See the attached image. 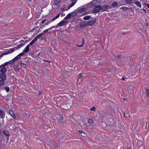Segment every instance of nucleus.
<instances>
[{"instance_id": "obj_1", "label": "nucleus", "mask_w": 149, "mask_h": 149, "mask_svg": "<svg viewBox=\"0 0 149 149\" xmlns=\"http://www.w3.org/2000/svg\"><path fill=\"white\" fill-rule=\"evenodd\" d=\"M101 9V6H97L94 7L93 10L92 11V12L94 13H97L99 12Z\"/></svg>"}, {"instance_id": "obj_2", "label": "nucleus", "mask_w": 149, "mask_h": 149, "mask_svg": "<svg viewBox=\"0 0 149 149\" xmlns=\"http://www.w3.org/2000/svg\"><path fill=\"white\" fill-rule=\"evenodd\" d=\"M109 8V6L106 5V4L102 6H101V10L103 11H105Z\"/></svg>"}, {"instance_id": "obj_3", "label": "nucleus", "mask_w": 149, "mask_h": 149, "mask_svg": "<svg viewBox=\"0 0 149 149\" xmlns=\"http://www.w3.org/2000/svg\"><path fill=\"white\" fill-rule=\"evenodd\" d=\"M15 50V49L14 48H11L9 49L8 51H7L6 52H5L4 53H3L4 54H4V55H7L8 54H10V53H12L14 52Z\"/></svg>"}, {"instance_id": "obj_4", "label": "nucleus", "mask_w": 149, "mask_h": 149, "mask_svg": "<svg viewBox=\"0 0 149 149\" xmlns=\"http://www.w3.org/2000/svg\"><path fill=\"white\" fill-rule=\"evenodd\" d=\"M80 26L81 28H84L88 26L87 22L85 21H83L82 22L80 23Z\"/></svg>"}, {"instance_id": "obj_5", "label": "nucleus", "mask_w": 149, "mask_h": 149, "mask_svg": "<svg viewBox=\"0 0 149 149\" xmlns=\"http://www.w3.org/2000/svg\"><path fill=\"white\" fill-rule=\"evenodd\" d=\"M127 90L128 91V92L130 93H132L133 92V87L132 86H129L127 88Z\"/></svg>"}, {"instance_id": "obj_6", "label": "nucleus", "mask_w": 149, "mask_h": 149, "mask_svg": "<svg viewBox=\"0 0 149 149\" xmlns=\"http://www.w3.org/2000/svg\"><path fill=\"white\" fill-rule=\"evenodd\" d=\"M87 10V8L85 7L84 8H82L77 11V13L78 14L82 13Z\"/></svg>"}, {"instance_id": "obj_7", "label": "nucleus", "mask_w": 149, "mask_h": 149, "mask_svg": "<svg viewBox=\"0 0 149 149\" xmlns=\"http://www.w3.org/2000/svg\"><path fill=\"white\" fill-rule=\"evenodd\" d=\"M95 20H90V21H88L87 23V24H88V26H92L95 23Z\"/></svg>"}, {"instance_id": "obj_8", "label": "nucleus", "mask_w": 149, "mask_h": 149, "mask_svg": "<svg viewBox=\"0 0 149 149\" xmlns=\"http://www.w3.org/2000/svg\"><path fill=\"white\" fill-rule=\"evenodd\" d=\"M91 3L93 7H95L96 6V5L99 4L100 2L97 1L96 0H93L91 2Z\"/></svg>"}, {"instance_id": "obj_9", "label": "nucleus", "mask_w": 149, "mask_h": 149, "mask_svg": "<svg viewBox=\"0 0 149 149\" xmlns=\"http://www.w3.org/2000/svg\"><path fill=\"white\" fill-rule=\"evenodd\" d=\"M143 142L141 141H138V145L139 148H143Z\"/></svg>"}, {"instance_id": "obj_10", "label": "nucleus", "mask_w": 149, "mask_h": 149, "mask_svg": "<svg viewBox=\"0 0 149 149\" xmlns=\"http://www.w3.org/2000/svg\"><path fill=\"white\" fill-rule=\"evenodd\" d=\"M109 121L110 122V123H109V124L111 125H113L115 124V121L112 118L109 119Z\"/></svg>"}, {"instance_id": "obj_11", "label": "nucleus", "mask_w": 149, "mask_h": 149, "mask_svg": "<svg viewBox=\"0 0 149 149\" xmlns=\"http://www.w3.org/2000/svg\"><path fill=\"white\" fill-rule=\"evenodd\" d=\"M0 78L1 79L5 80L6 79V75L3 73H1L0 74Z\"/></svg>"}, {"instance_id": "obj_12", "label": "nucleus", "mask_w": 149, "mask_h": 149, "mask_svg": "<svg viewBox=\"0 0 149 149\" xmlns=\"http://www.w3.org/2000/svg\"><path fill=\"white\" fill-rule=\"evenodd\" d=\"M30 45H28L25 48V49L23 50V51L25 53H27L28 52L29 50V47Z\"/></svg>"}, {"instance_id": "obj_13", "label": "nucleus", "mask_w": 149, "mask_h": 149, "mask_svg": "<svg viewBox=\"0 0 149 149\" xmlns=\"http://www.w3.org/2000/svg\"><path fill=\"white\" fill-rule=\"evenodd\" d=\"M14 70L16 72H18L19 70V67L18 65H14L13 66Z\"/></svg>"}, {"instance_id": "obj_14", "label": "nucleus", "mask_w": 149, "mask_h": 149, "mask_svg": "<svg viewBox=\"0 0 149 149\" xmlns=\"http://www.w3.org/2000/svg\"><path fill=\"white\" fill-rule=\"evenodd\" d=\"M64 20H63L58 23L57 25L56 26L60 27L61 26H63L64 25H65L64 24Z\"/></svg>"}, {"instance_id": "obj_15", "label": "nucleus", "mask_w": 149, "mask_h": 149, "mask_svg": "<svg viewBox=\"0 0 149 149\" xmlns=\"http://www.w3.org/2000/svg\"><path fill=\"white\" fill-rule=\"evenodd\" d=\"M125 2L127 4H131L132 3V0H122L121 2Z\"/></svg>"}, {"instance_id": "obj_16", "label": "nucleus", "mask_w": 149, "mask_h": 149, "mask_svg": "<svg viewBox=\"0 0 149 149\" xmlns=\"http://www.w3.org/2000/svg\"><path fill=\"white\" fill-rule=\"evenodd\" d=\"M3 133L6 136L9 137L10 136L9 132L6 130H4L3 131Z\"/></svg>"}, {"instance_id": "obj_17", "label": "nucleus", "mask_w": 149, "mask_h": 149, "mask_svg": "<svg viewBox=\"0 0 149 149\" xmlns=\"http://www.w3.org/2000/svg\"><path fill=\"white\" fill-rule=\"evenodd\" d=\"M111 7L116 8L118 7V2H114L111 5Z\"/></svg>"}, {"instance_id": "obj_18", "label": "nucleus", "mask_w": 149, "mask_h": 149, "mask_svg": "<svg viewBox=\"0 0 149 149\" xmlns=\"http://www.w3.org/2000/svg\"><path fill=\"white\" fill-rule=\"evenodd\" d=\"M22 61H20V62L18 63L23 68H25L26 67V65L25 63H22Z\"/></svg>"}, {"instance_id": "obj_19", "label": "nucleus", "mask_w": 149, "mask_h": 149, "mask_svg": "<svg viewBox=\"0 0 149 149\" xmlns=\"http://www.w3.org/2000/svg\"><path fill=\"white\" fill-rule=\"evenodd\" d=\"M0 116L2 118H3L5 117V113H4V112L3 111L1 110V111H0Z\"/></svg>"}, {"instance_id": "obj_20", "label": "nucleus", "mask_w": 149, "mask_h": 149, "mask_svg": "<svg viewBox=\"0 0 149 149\" xmlns=\"http://www.w3.org/2000/svg\"><path fill=\"white\" fill-rule=\"evenodd\" d=\"M76 1L74 2H72L71 4L70 5H68V9H66L65 10H68V9H69L70 8L73 6L76 3Z\"/></svg>"}, {"instance_id": "obj_21", "label": "nucleus", "mask_w": 149, "mask_h": 149, "mask_svg": "<svg viewBox=\"0 0 149 149\" xmlns=\"http://www.w3.org/2000/svg\"><path fill=\"white\" fill-rule=\"evenodd\" d=\"M37 40V39H36V38H35L33 39L32 41L29 44L30 46L32 45L35 42V41Z\"/></svg>"}, {"instance_id": "obj_22", "label": "nucleus", "mask_w": 149, "mask_h": 149, "mask_svg": "<svg viewBox=\"0 0 149 149\" xmlns=\"http://www.w3.org/2000/svg\"><path fill=\"white\" fill-rule=\"evenodd\" d=\"M86 6L85 7L87 8V10L88 8H91L92 7H93L91 3H88Z\"/></svg>"}, {"instance_id": "obj_23", "label": "nucleus", "mask_w": 149, "mask_h": 149, "mask_svg": "<svg viewBox=\"0 0 149 149\" xmlns=\"http://www.w3.org/2000/svg\"><path fill=\"white\" fill-rule=\"evenodd\" d=\"M70 13L71 14V16L72 17H74L77 16V13L75 11Z\"/></svg>"}, {"instance_id": "obj_24", "label": "nucleus", "mask_w": 149, "mask_h": 149, "mask_svg": "<svg viewBox=\"0 0 149 149\" xmlns=\"http://www.w3.org/2000/svg\"><path fill=\"white\" fill-rule=\"evenodd\" d=\"M134 3L138 6L140 8L141 7V3L139 1H135L134 2Z\"/></svg>"}, {"instance_id": "obj_25", "label": "nucleus", "mask_w": 149, "mask_h": 149, "mask_svg": "<svg viewBox=\"0 0 149 149\" xmlns=\"http://www.w3.org/2000/svg\"><path fill=\"white\" fill-rule=\"evenodd\" d=\"M91 16L88 15L87 16H85L84 17L83 19L84 20H88L91 19Z\"/></svg>"}, {"instance_id": "obj_26", "label": "nucleus", "mask_w": 149, "mask_h": 149, "mask_svg": "<svg viewBox=\"0 0 149 149\" xmlns=\"http://www.w3.org/2000/svg\"><path fill=\"white\" fill-rule=\"evenodd\" d=\"M21 58L20 57V56H19L18 55L17 56H16L13 59H14V61H17V60L18 59H20Z\"/></svg>"}, {"instance_id": "obj_27", "label": "nucleus", "mask_w": 149, "mask_h": 149, "mask_svg": "<svg viewBox=\"0 0 149 149\" xmlns=\"http://www.w3.org/2000/svg\"><path fill=\"white\" fill-rule=\"evenodd\" d=\"M7 63H8V64H9L10 65H13L15 61L13 59L12 60H10L8 62H7Z\"/></svg>"}, {"instance_id": "obj_28", "label": "nucleus", "mask_w": 149, "mask_h": 149, "mask_svg": "<svg viewBox=\"0 0 149 149\" xmlns=\"http://www.w3.org/2000/svg\"><path fill=\"white\" fill-rule=\"evenodd\" d=\"M88 121L90 124H92L94 122L93 120L92 119H88Z\"/></svg>"}, {"instance_id": "obj_29", "label": "nucleus", "mask_w": 149, "mask_h": 149, "mask_svg": "<svg viewBox=\"0 0 149 149\" xmlns=\"http://www.w3.org/2000/svg\"><path fill=\"white\" fill-rule=\"evenodd\" d=\"M128 8H127V7L126 6H124L120 8V9H122L123 11H125L126 10H127Z\"/></svg>"}, {"instance_id": "obj_30", "label": "nucleus", "mask_w": 149, "mask_h": 149, "mask_svg": "<svg viewBox=\"0 0 149 149\" xmlns=\"http://www.w3.org/2000/svg\"><path fill=\"white\" fill-rule=\"evenodd\" d=\"M4 80L0 79V86H1L5 84Z\"/></svg>"}, {"instance_id": "obj_31", "label": "nucleus", "mask_w": 149, "mask_h": 149, "mask_svg": "<svg viewBox=\"0 0 149 149\" xmlns=\"http://www.w3.org/2000/svg\"><path fill=\"white\" fill-rule=\"evenodd\" d=\"M84 42H85L84 40V39L83 38V40H82V42L81 45H78L77 47H82L83 46H84Z\"/></svg>"}, {"instance_id": "obj_32", "label": "nucleus", "mask_w": 149, "mask_h": 149, "mask_svg": "<svg viewBox=\"0 0 149 149\" xmlns=\"http://www.w3.org/2000/svg\"><path fill=\"white\" fill-rule=\"evenodd\" d=\"M4 89L6 90V91L7 92H8L10 90L9 88L7 86H5L4 87Z\"/></svg>"}, {"instance_id": "obj_33", "label": "nucleus", "mask_w": 149, "mask_h": 149, "mask_svg": "<svg viewBox=\"0 0 149 149\" xmlns=\"http://www.w3.org/2000/svg\"><path fill=\"white\" fill-rule=\"evenodd\" d=\"M146 95L148 98H149V89H146Z\"/></svg>"}, {"instance_id": "obj_34", "label": "nucleus", "mask_w": 149, "mask_h": 149, "mask_svg": "<svg viewBox=\"0 0 149 149\" xmlns=\"http://www.w3.org/2000/svg\"><path fill=\"white\" fill-rule=\"evenodd\" d=\"M9 113L11 115V116H12L14 114V113L12 110H10L9 112Z\"/></svg>"}, {"instance_id": "obj_35", "label": "nucleus", "mask_w": 149, "mask_h": 149, "mask_svg": "<svg viewBox=\"0 0 149 149\" xmlns=\"http://www.w3.org/2000/svg\"><path fill=\"white\" fill-rule=\"evenodd\" d=\"M7 74L8 76L11 75L12 74L11 70H8Z\"/></svg>"}, {"instance_id": "obj_36", "label": "nucleus", "mask_w": 149, "mask_h": 149, "mask_svg": "<svg viewBox=\"0 0 149 149\" xmlns=\"http://www.w3.org/2000/svg\"><path fill=\"white\" fill-rule=\"evenodd\" d=\"M25 43H22V44H21L18 45L19 48H20L22 47H23L25 45Z\"/></svg>"}, {"instance_id": "obj_37", "label": "nucleus", "mask_w": 149, "mask_h": 149, "mask_svg": "<svg viewBox=\"0 0 149 149\" xmlns=\"http://www.w3.org/2000/svg\"><path fill=\"white\" fill-rule=\"evenodd\" d=\"M41 40L42 42V43H44L45 41V38L43 37H41Z\"/></svg>"}, {"instance_id": "obj_38", "label": "nucleus", "mask_w": 149, "mask_h": 149, "mask_svg": "<svg viewBox=\"0 0 149 149\" xmlns=\"http://www.w3.org/2000/svg\"><path fill=\"white\" fill-rule=\"evenodd\" d=\"M90 109L91 110V111H95L96 108L95 107H92Z\"/></svg>"}, {"instance_id": "obj_39", "label": "nucleus", "mask_w": 149, "mask_h": 149, "mask_svg": "<svg viewBox=\"0 0 149 149\" xmlns=\"http://www.w3.org/2000/svg\"><path fill=\"white\" fill-rule=\"evenodd\" d=\"M82 74L81 73H80L79 74L77 77L78 79H81V77H82Z\"/></svg>"}, {"instance_id": "obj_40", "label": "nucleus", "mask_w": 149, "mask_h": 149, "mask_svg": "<svg viewBox=\"0 0 149 149\" xmlns=\"http://www.w3.org/2000/svg\"><path fill=\"white\" fill-rule=\"evenodd\" d=\"M51 22V20L47 21L46 22L45 24V25H48Z\"/></svg>"}, {"instance_id": "obj_41", "label": "nucleus", "mask_w": 149, "mask_h": 149, "mask_svg": "<svg viewBox=\"0 0 149 149\" xmlns=\"http://www.w3.org/2000/svg\"><path fill=\"white\" fill-rule=\"evenodd\" d=\"M24 54H25V53L24 52H23L20 53V54H19L18 55H19V56H20V57L21 58V56H22L24 55Z\"/></svg>"}, {"instance_id": "obj_42", "label": "nucleus", "mask_w": 149, "mask_h": 149, "mask_svg": "<svg viewBox=\"0 0 149 149\" xmlns=\"http://www.w3.org/2000/svg\"><path fill=\"white\" fill-rule=\"evenodd\" d=\"M40 53V51L39 50L37 51L36 52V55H38V56L39 55Z\"/></svg>"}, {"instance_id": "obj_43", "label": "nucleus", "mask_w": 149, "mask_h": 149, "mask_svg": "<svg viewBox=\"0 0 149 149\" xmlns=\"http://www.w3.org/2000/svg\"><path fill=\"white\" fill-rule=\"evenodd\" d=\"M8 63H7V62H6L5 63H4V64H2V65H3V67H5L7 66L8 65Z\"/></svg>"}, {"instance_id": "obj_44", "label": "nucleus", "mask_w": 149, "mask_h": 149, "mask_svg": "<svg viewBox=\"0 0 149 149\" xmlns=\"http://www.w3.org/2000/svg\"><path fill=\"white\" fill-rule=\"evenodd\" d=\"M66 16L68 19L70 18L71 17V14L70 13L68 14Z\"/></svg>"}, {"instance_id": "obj_45", "label": "nucleus", "mask_w": 149, "mask_h": 149, "mask_svg": "<svg viewBox=\"0 0 149 149\" xmlns=\"http://www.w3.org/2000/svg\"><path fill=\"white\" fill-rule=\"evenodd\" d=\"M41 37V36L40 35V34H39V35H37L36 37L35 38H36V39H37V38H40Z\"/></svg>"}, {"instance_id": "obj_46", "label": "nucleus", "mask_w": 149, "mask_h": 149, "mask_svg": "<svg viewBox=\"0 0 149 149\" xmlns=\"http://www.w3.org/2000/svg\"><path fill=\"white\" fill-rule=\"evenodd\" d=\"M11 117H12L15 120H16L17 119V117L16 116V115L14 114Z\"/></svg>"}, {"instance_id": "obj_47", "label": "nucleus", "mask_w": 149, "mask_h": 149, "mask_svg": "<svg viewBox=\"0 0 149 149\" xmlns=\"http://www.w3.org/2000/svg\"><path fill=\"white\" fill-rule=\"evenodd\" d=\"M60 13H58L56 16L55 17V18L56 19L58 18L60 16Z\"/></svg>"}, {"instance_id": "obj_48", "label": "nucleus", "mask_w": 149, "mask_h": 149, "mask_svg": "<svg viewBox=\"0 0 149 149\" xmlns=\"http://www.w3.org/2000/svg\"><path fill=\"white\" fill-rule=\"evenodd\" d=\"M12 13L11 12H9L7 13V14L8 15H10Z\"/></svg>"}, {"instance_id": "obj_49", "label": "nucleus", "mask_w": 149, "mask_h": 149, "mask_svg": "<svg viewBox=\"0 0 149 149\" xmlns=\"http://www.w3.org/2000/svg\"><path fill=\"white\" fill-rule=\"evenodd\" d=\"M145 5V6H147V7L149 8V4L148 3H145L144 4Z\"/></svg>"}, {"instance_id": "obj_50", "label": "nucleus", "mask_w": 149, "mask_h": 149, "mask_svg": "<svg viewBox=\"0 0 149 149\" xmlns=\"http://www.w3.org/2000/svg\"><path fill=\"white\" fill-rule=\"evenodd\" d=\"M117 57L118 58H120L122 57V55L121 54H119L117 56Z\"/></svg>"}, {"instance_id": "obj_51", "label": "nucleus", "mask_w": 149, "mask_h": 149, "mask_svg": "<svg viewBox=\"0 0 149 149\" xmlns=\"http://www.w3.org/2000/svg\"><path fill=\"white\" fill-rule=\"evenodd\" d=\"M59 119L61 120H62L63 119V116H60Z\"/></svg>"}, {"instance_id": "obj_52", "label": "nucleus", "mask_w": 149, "mask_h": 149, "mask_svg": "<svg viewBox=\"0 0 149 149\" xmlns=\"http://www.w3.org/2000/svg\"><path fill=\"white\" fill-rule=\"evenodd\" d=\"M124 2H121V1H120L119 3H120L121 5H123L124 4H123Z\"/></svg>"}, {"instance_id": "obj_53", "label": "nucleus", "mask_w": 149, "mask_h": 149, "mask_svg": "<svg viewBox=\"0 0 149 149\" xmlns=\"http://www.w3.org/2000/svg\"><path fill=\"white\" fill-rule=\"evenodd\" d=\"M48 30H47V29H46V30H45L44 31H43V32L45 34L46 33V32H48Z\"/></svg>"}, {"instance_id": "obj_54", "label": "nucleus", "mask_w": 149, "mask_h": 149, "mask_svg": "<svg viewBox=\"0 0 149 149\" xmlns=\"http://www.w3.org/2000/svg\"><path fill=\"white\" fill-rule=\"evenodd\" d=\"M64 24L65 25H66V24H67V23H68V21H64Z\"/></svg>"}, {"instance_id": "obj_55", "label": "nucleus", "mask_w": 149, "mask_h": 149, "mask_svg": "<svg viewBox=\"0 0 149 149\" xmlns=\"http://www.w3.org/2000/svg\"><path fill=\"white\" fill-rule=\"evenodd\" d=\"M149 22H148V21H147V22L146 24V25L148 27L149 26Z\"/></svg>"}, {"instance_id": "obj_56", "label": "nucleus", "mask_w": 149, "mask_h": 149, "mask_svg": "<svg viewBox=\"0 0 149 149\" xmlns=\"http://www.w3.org/2000/svg\"><path fill=\"white\" fill-rule=\"evenodd\" d=\"M61 10H62V11H65V8H61Z\"/></svg>"}, {"instance_id": "obj_57", "label": "nucleus", "mask_w": 149, "mask_h": 149, "mask_svg": "<svg viewBox=\"0 0 149 149\" xmlns=\"http://www.w3.org/2000/svg\"><path fill=\"white\" fill-rule=\"evenodd\" d=\"M90 13V12H89V11H87L85 13H84V15H85V14H88V13Z\"/></svg>"}, {"instance_id": "obj_58", "label": "nucleus", "mask_w": 149, "mask_h": 149, "mask_svg": "<svg viewBox=\"0 0 149 149\" xmlns=\"http://www.w3.org/2000/svg\"><path fill=\"white\" fill-rule=\"evenodd\" d=\"M39 34H40V35L41 36H42V35H44L45 34L43 32L42 33H40Z\"/></svg>"}, {"instance_id": "obj_59", "label": "nucleus", "mask_w": 149, "mask_h": 149, "mask_svg": "<svg viewBox=\"0 0 149 149\" xmlns=\"http://www.w3.org/2000/svg\"><path fill=\"white\" fill-rule=\"evenodd\" d=\"M42 91H39V93H38L39 95H40L41 94V93H42Z\"/></svg>"}, {"instance_id": "obj_60", "label": "nucleus", "mask_w": 149, "mask_h": 149, "mask_svg": "<svg viewBox=\"0 0 149 149\" xmlns=\"http://www.w3.org/2000/svg\"><path fill=\"white\" fill-rule=\"evenodd\" d=\"M14 48L15 49H17V50L19 49L18 47V46H16V47H15Z\"/></svg>"}, {"instance_id": "obj_61", "label": "nucleus", "mask_w": 149, "mask_h": 149, "mask_svg": "<svg viewBox=\"0 0 149 149\" xmlns=\"http://www.w3.org/2000/svg\"><path fill=\"white\" fill-rule=\"evenodd\" d=\"M56 19L55 17L53 18L52 19V20H51V21H54V20H55Z\"/></svg>"}, {"instance_id": "obj_62", "label": "nucleus", "mask_w": 149, "mask_h": 149, "mask_svg": "<svg viewBox=\"0 0 149 149\" xmlns=\"http://www.w3.org/2000/svg\"><path fill=\"white\" fill-rule=\"evenodd\" d=\"M126 78L125 77H122V79L123 80V81H125V79H126Z\"/></svg>"}, {"instance_id": "obj_63", "label": "nucleus", "mask_w": 149, "mask_h": 149, "mask_svg": "<svg viewBox=\"0 0 149 149\" xmlns=\"http://www.w3.org/2000/svg\"><path fill=\"white\" fill-rule=\"evenodd\" d=\"M128 57H129L131 60L133 58V57H132L131 56H128Z\"/></svg>"}, {"instance_id": "obj_64", "label": "nucleus", "mask_w": 149, "mask_h": 149, "mask_svg": "<svg viewBox=\"0 0 149 149\" xmlns=\"http://www.w3.org/2000/svg\"><path fill=\"white\" fill-rule=\"evenodd\" d=\"M78 131H79V133H80L81 134V133H83V132H82V131H81V130H78Z\"/></svg>"}]
</instances>
